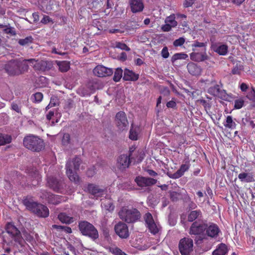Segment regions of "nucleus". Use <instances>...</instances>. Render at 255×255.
<instances>
[{
	"instance_id": "f257e3e1",
	"label": "nucleus",
	"mask_w": 255,
	"mask_h": 255,
	"mask_svg": "<svg viewBox=\"0 0 255 255\" xmlns=\"http://www.w3.org/2000/svg\"><path fill=\"white\" fill-rule=\"evenodd\" d=\"M22 203L27 210L39 217L46 218L49 215L48 208L43 204L34 201L32 196H27L24 197Z\"/></svg>"
},
{
	"instance_id": "f03ea898",
	"label": "nucleus",
	"mask_w": 255,
	"mask_h": 255,
	"mask_svg": "<svg viewBox=\"0 0 255 255\" xmlns=\"http://www.w3.org/2000/svg\"><path fill=\"white\" fill-rule=\"evenodd\" d=\"M3 68L9 75L15 76L19 75L26 71L28 70V65L26 64L25 59L23 61L13 59L5 64Z\"/></svg>"
},
{
	"instance_id": "7ed1b4c3",
	"label": "nucleus",
	"mask_w": 255,
	"mask_h": 255,
	"mask_svg": "<svg viewBox=\"0 0 255 255\" xmlns=\"http://www.w3.org/2000/svg\"><path fill=\"white\" fill-rule=\"evenodd\" d=\"M24 146L32 151L39 152L44 148V142L38 136L29 134L26 135L23 139Z\"/></svg>"
},
{
	"instance_id": "20e7f679",
	"label": "nucleus",
	"mask_w": 255,
	"mask_h": 255,
	"mask_svg": "<svg viewBox=\"0 0 255 255\" xmlns=\"http://www.w3.org/2000/svg\"><path fill=\"white\" fill-rule=\"evenodd\" d=\"M81 163V159L78 156H76L72 161H67L66 165V174L69 179L73 182L77 183L79 181V177L76 171L79 169Z\"/></svg>"
},
{
	"instance_id": "39448f33",
	"label": "nucleus",
	"mask_w": 255,
	"mask_h": 255,
	"mask_svg": "<svg viewBox=\"0 0 255 255\" xmlns=\"http://www.w3.org/2000/svg\"><path fill=\"white\" fill-rule=\"evenodd\" d=\"M120 218L128 223H132L138 221L141 217L139 211L136 208L128 209L123 207L119 213Z\"/></svg>"
},
{
	"instance_id": "423d86ee",
	"label": "nucleus",
	"mask_w": 255,
	"mask_h": 255,
	"mask_svg": "<svg viewBox=\"0 0 255 255\" xmlns=\"http://www.w3.org/2000/svg\"><path fill=\"white\" fill-rule=\"evenodd\" d=\"M78 227L81 233L87 236L93 240L99 238V234L97 229L91 223L86 221L79 222Z\"/></svg>"
},
{
	"instance_id": "0eeeda50",
	"label": "nucleus",
	"mask_w": 255,
	"mask_h": 255,
	"mask_svg": "<svg viewBox=\"0 0 255 255\" xmlns=\"http://www.w3.org/2000/svg\"><path fill=\"white\" fill-rule=\"evenodd\" d=\"M29 62L36 71L44 72L51 69L53 66L50 61L44 60H38L35 59H25Z\"/></svg>"
},
{
	"instance_id": "6e6552de",
	"label": "nucleus",
	"mask_w": 255,
	"mask_h": 255,
	"mask_svg": "<svg viewBox=\"0 0 255 255\" xmlns=\"http://www.w3.org/2000/svg\"><path fill=\"white\" fill-rule=\"evenodd\" d=\"M179 251L181 255H190L193 251V241L190 238L184 237L179 242Z\"/></svg>"
},
{
	"instance_id": "1a4fd4ad",
	"label": "nucleus",
	"mask_w": 255,
	"mask_h": 255,
	"mask_svg": "<svg viewBox=\"0 0 255 255\" xmlns=\"http://www.w3.org/2000/svg\"><path fill=\"white\" fill-rule=\"evenodd\" d=\"M5 230L6 233L10 236L11 239L20 245H22L23 239L19 230L12 223L6 224Z\"/></svg>"
},
{
	"instance_id": "9d476101",
	"label": "nucleus",
	"mask_w": 255,
	"mask_h": 255,
	"mask_svg": "<svg viewBox=\"0 0 255 255\" xmlns=\"http://www.w3.org/2000/svg\"><path fill=\"white\" fill-rule=\"evenodd\" d=\"M207 228V223L202 220H198L194 222L189 229V234L191 235H203Z\"/></svg>"
},
{
	"instance_id": "9b49d317",
	"label": "nucleus",
	"mask_w": 255,
	"mask_h": 255,
	"mask_svg": "<svg viewBox=\"0 0 255 255\" xmlns=\"http://www.w3.org/2000/svg\"><path fill=\"white\" fill-rule=\"evenodd\" d=\"M115 122L117 127L121 130H124L128 126L127 115L123 111H120L116 114Z\"/></svg>"
},
{
	"instance_id": "f8f14e48",
	"label": "nucleus",
	"mask_w": 255,
	"mask_h": 255,
	"mask_svg": "<svg viewBox=\"0 0 255 255\" xmlns=\"http://www.w3.org/2000/svg\"><path fill=\"white\" fill-rule=\"evenodd\" d=\"M114 229L116 234L122 239H127L129 236L128 228L125 223L119 222L115 225Z\"/></svg>"
},
{
	"instance_id": "ddd939ff",
	"label": "nucleus",
	"mask_w": 255,
	"mask_h": 255,
	"mask_svg": "<svg viewBox=\"0 0 255 255\" xmlns=\"http://www.w3.org/2000/svg\"><path fill=\"white\" fill-rule=\"evenodd\" d=\"M47 184L50 188L57 192H61L65 184L63 180L58 179L53 176L47 177Z\"/></svg>"
},
{
	"instance_id": "4468645a",
	"label": "nucleus",
	"mask_w": 255,
	"mask_h": 255,
	"mask_svg": "<svg viewBox=\"0 0 255 255\" xmlns=\"http://www.w3.org/2000/svg\"><path fill=\"white\" fill-rule=\"evenodd\" d=\"M95 75L99 77L110 76L113 73L112 68H107L102 65H98L93 69Z\"/></svg>"
},
{
	"instance_id": "2eb2a0df",
	"label": "nucleus",
	"mask_w": 255,
	"mask_h": 255,
	"mask_svg": "<svg viewBox=\"0 0 255 255\" xmlns=\"http://www.w3.org/2000/svg\"><path fill=\"white\" fill-rule=\"evenodd\" d=\"M137 185L140 187L151 186L155 184L157 180L150 177L137 176L134 179Z\"/></svg>"
},
{
	"instance_id": "dca6fc26",
	"label": "nucleus",
	"mask_w": 255,
	"mask_h": 255,
	"mask_svg": "<svg viewBox=\"0 0 255 255\" xmlns=\"http://www.w3.org/2000/svg\"><path fill=\"white\" fill-rule=\"evenodd\" d=\"M206 234L207 236L212 238H216L221 232V230L218 226L213 223L207 224V228L206 229Z\"/></svg>"
},
{
	"instance_id": "f3484780",
	"label": "nucleus",
	"mask_w": 255,
	"mask_h": 255,
	"mask_svg": "<svg viewBox=\"0 0 255 255\" xmlns=\"http://www.w3.org/2000/svg\"><path fill=\"white\" fill-rule=\"evenodd\" d=\"M129 5L132 13L141 12L144 8L142 0H129Z\"/></svg>"
},
{
	"instance_id": "a211bd4d",
	"label": "nucleus",
	"mask_w": 255,
	"mask_h": 255,
	"mask_svg": "<svg viewBox=\"0 0 255 255\" xmlns=\"http://www.w3.org/2000/svg\"><path fill=\"white\" fill-rule=\"evenodd\" d=\"M132 158H130L128 154H122L118 159V166L120 169H125L128 168L131 162Z\"/></svg>"
},
{
	"instance_id": "6ab92c4d",
	"label": "nucleus",
	"mask_w": 255,
	"mask_h": 255,
	"mask_svg": "<svg viewBox=\"0 0 255 255\" xmlns=\"http://www.w3.org/2000/svg\"><path fill=\"white\" fill-rule=\"evenodd\" d=\"M189 168V161H187V163L182 164L179 169H178L175 173L169 175V177L172 179H178L182 176L184 173L188 170Z\"/></svg>"
},
{
	"instance_id": "aec40b11",
	"label": "nucleus",
	"mask_w": 255,
	"mask_h": 255,
	"mask_svg": "<svg viewBox=\"0 0 255 255\" xmlns=\"http://www.w3.org/2000/svg\"><path fill=\"white\" fill-rule=\"evenodd\" d=\"M123 80L128 81H136L139 78V74L135 73L133 71L128 68L124 71Z\"/></svg>"
},
{
	"instance_id": "412c9836",
	"label": "nucleus",
	"mask_w": 255,
	"mask_h": 255,
	"mask_svg": "<svg viewBox=\"0 0 255 255\" xmlns=\"http://www.w3.org/2000/svg\"><path fill=\"white\" fill-rule=\"evenodd\" d=\"M238 178L242 182L250 183L255 181V174L253 172H242L239 174Z\"/></svg>"
},
{
	"instance_id": "4be33fe9",
	"label": "nucleus",
	"mask_w": 255,
	"mask_h": 255,
	"mask_svg": "<svg viewBox=\"0 0 255 255\" xmlns=\"http://www.w3.org/2000/svg\"><path fill=\"white\" fill-rule=\"evenodd\" d=\"M87 190L90 194L96 197H100L103 195L104 190L100 188L98 186L94 184H88Z\"/></svg>"
},
{
	"instance_id": "5701e85b",
	"label": "nucleus",
	"mask_w": 255,
	"mask_h": 255,
	"mask_svg": "<svg viewBox=\"0 0 255 255\" xmlns=\"http://www.w3.org/2000/svg\"><path fill=\"white\" fill-rule=\"evenodd\" d=\"M187 68L189 73L193 76L200 75L202 72L201 67L193 62L189 63L187 64Z\"/></svg>"
},
{
	"instance_id": "b1692460",
	"label": "nucleus",
	"mask_w": 255,
	"mask_h": 255,
	"mask_svg": "<svg viewBox=\"0 0 255 255\" xmlns=\"http://www.w3.org/2000/svg\"><path fill=\"white\" fill-rule=\"evenodd\" d=\"M229 252L228 246L224 243L217 245L216 249L213 252L212 255H227Z\"/></svg>"
},
{
	"instance_id": "393cba45",
	"label": "nucleus",
	"mask_w": 255,
	"mask_h": 255,
	"mask_svg": "<svg viewBox=\"0 0 255 255\" xmlns=\"http://www.w3.org/2000/svg\"><path fill=\"white\" fill-rule=\"evenodd\" d=\"M190 57L192 61L201 62L207 60L208 56L204 51V52H192L190 54Z\"/></svg>"
},
{
	"instance_id": "a878e982",
	"label": "nucleus",
	"mask_w": 255,
	"mask_h": 255,
	"mask_svg": "<svg viewBox=\"0 0 255 255\" xmlns=\"http://www.w3.org/2000/svg\"><path fill=\"white\" fill-rule=\"evenodd\" d=\"M58 219L61 223L68 225L73 223L75 221L73 217L69 216L64 212L60 213L58 215Z\"/></svg>"
},
{
	"instance_id": "bb28decb",
	"label": "nucleus",
	"mask_w": 255,
	"mask_h": 255,
	"mask_svg": "<svg viewBox=\"0 0 255 255\" xmlns=\"http://www.w3.org/2000/svg\"><path fill=\"white\" fill-rule=\"evenodd\" d=\"M212 48L214 51L220 55H226L228 51V47L226 44H222L219 46H214Z\"/></svg>"
},
{
	"instance_id": "cd10ccee",
	"label": "nucleus",
	"mask_w": 255,
	"mask_h": 255,
	"mask_svg": "<svg viewBox=\"0 0 255 255\" xmlns=\"http://www.w3.org/2000/svg\"><path fill=\"white\" fill-rule=\"evenodd\" d=\"M202 217V212L200 210L191 211L188 216L189 222H193L198 218Z\"/></svg>"
},
{
	"instance_id": "c85d7f7f",
	"label": "nucleus",
	"mask_w": 255,
	"mask_h": 255,
	"mask_svg": "<svg viewBox=\"0 0 255 255\" xmlns=\"http://www.w3.org/2000/svg\"><path fill=\"white\" fill-rule=\"evenodd\" d=\"M57 65L61 72H66L70 69V63L66 61H59Z\"/></svg>"
},
{
	"instance_id": "c756f323",
	"label": "nucleus",
	"mask_w": 255,
	"mask_h": 255,
	"mask_svg": "<svg viewBox=\"0 0 255 255\" xmlns=\"http://www.w3.org/2000/svg\"><path fill=\"white\" fill-rule=\"evenodd\" d=\"M244 65L240 62L237 63L232 70V73L234 75H240L244 70Z\"/></svg>"
},
{
	"instance_id": "7c9ffc66",
	"label": "nucleus",
	"mask_w": 255,
	"mask_h": 255,
	"mask_svg": "<svg viewBox=\"0 0 255 255\" xmlns=\"http://www.w3.org/2000/svg\"><path fill=\"white\" fill-rule=\"evenodd\" d=\"M48 201L50 204L57 205L60 203L61 199L59 195L50 194L48 197Z\"/></svg>"
},
{
	"instance_id": "2f4dec72",
	"label": "nucleus",
	"mask_w": 255,
	"mask_h": 255,
	"mask_svg": "<svg viewBox=\"0 0 255 255\" xmlns=\"http://www.w3.org/2000/svg\"><path fill=\"white\" fill-rule=\"evenodd\" d=\"M237 124L233 121L232 117L231 116H228L226 118V124H224L226 128H235Z\"/></svg>"
},
{
	"instance_id": "473e14b6",
	"label": "nucleus",
	"mask_w": 255,
	"mask_h": 255,
	"mask_svg": "<svg viewBox=\"0 0 255 255\" xmlns=\"http://www.w3.org/2000/svg\"><path fill=\"white\" fill-rule=\"evenodd\" d=\"M165 23H168L172 27H175L177 25V22L175 20V16L174 14L167 16L165 20Z\"/></svg>"
},
{
	"instance_id": "72a5a7b5",
	"label": "nucleus",
	"mask_w": 255,
	"mask_h": 255,
	"mask_svg": "<svg viewBox=\"0 0 255 255\" xmlns=\"http://www.w3.org/2000/svg\"><path fill=\"white\" fill-rule=\"evenodd\" d=\"M188 55L184 53H177L174 54L171 57V61L174 63L179 59H186L188 58Z\"/></svg>"
},
{
	"instance_id": "f704fd0d",
	"label": "nucleus",
	"mask_w": 255,
	"mask_h": 255,
	"mask_svg": "<svg viewBox=\"0 0 255 255\" xmlns=\"http://www.w3.org/2000/svg\"><path fill=\"white\" fill-rule=\"evenodd\" d=\"M220 89V86L216 84L213 86L210 87L208 90V92L213 96H217V95H219Z\"/></svg>"
},
{
	"instance_id": "c9c22d12",
	"label": "nucleus",
	"mask_w": 255,
	"mask_h": 255,
	"mask_svg": "<svg viewBox=\"0 0 255 255\" xmlns=\"http://www.w3.org/2000/svg\"><path fill=\"white\" fill-rule=\"evenodd\" d=\"M33 40V37L31 36H28L24 39H19L18 41V43L20 45L25 46L32 43Z\"/></svg>"
},
{
	"instance_id": "e433bc0d",
	"label": "nucleus",
	"mask_w": 255,
	"mask_h": 255,
	"mask_svg": "<svg viewBox=\"0 0 255 255\" xmlns=\"http://www.w3.org/2000/svg\"><path fill=\"white\" fill-rule=\"evenodd\" d=\"M11 141V137L8 135H3L0 133V145L9 143Z\"/></svg>"
},
{
	"instance_id": "4c0bfd02",
	"label": "nucleus",
	"mask_w": 255,
	"mask_h": 255,
	"mask_svg": "<svg viewBox=\"0 0 255 255\" xmlns=\"http://www.w3.org/2000/svg\"><path fill=\"white\" fill-rule=\"evenodd\" d=\"M123 73V71L121 68H117L114 73L113 80L116 82L120 81L121 78L122 77Z\"/></svg>"
},
{
	"instance_id": "58836bf2",
	"label": "nucleus",
	"mask_w": 255,
	"mask_h": 255,
	"mask_svg": "<svg viewBox=\"0 0 255 255\" xmlns=\"http://www.w3.org/2000/svg\"><path fill=\"white\" fill-rule=\"evenodd\" d=\"M149 232L153 235H155L159 232V229L155 222L147 226Z\"/></svg>"
},
{
	"instance_id": "ea45409f",
	"label": "nucleus",
	"mask_w": 255,
	"mask_h": 255,
	"mask_svg": "<svg viewBox=\"0 0 255 255\" xmlns=\"http://www.w3.org/2000/svg\"><path fill=\"white\" fill-rule=\"evenodd\" d=\"M43 97V96L41 93L37 92L32 95L31 99L34 103H39L42 101Z\"/></svg>"
},
{
	"instance_id": "a19ab883",
	"label": "nucleus",
	"mask_w": 255,
	"mask_h": 255,
	"mask_svg": "<svg viewBox=\"0 0 255 255\" xmlns=\"http://www.w3.org/2000/svg\"><path fill=\"white\" fill-rule=\"evenodd\" d=\"M234 109H240L244 105L245 101L243 98H239L235 100Z\"/></svg>"
},
{
	"instance_id": "79ce46f5",
	"label": "nucleus",
	"mask_w": 255,
	"mask_h": 255,
	"mask_svg": "<svg viewBox=\"0 0 255 255\" xmlns=\"http://www.w3.org/2000/svg\"><path fill=\"white\" fill-rule=\"evenodd\" d=\"M144 220L147 226L154 222L151 213L147 212L144 216Z\"/></svg>"
},
{
	"instance_id": "37998d69",
	"label": "nucleus",
	"mask_w": 255,
	"mask_h": 255,
	"mask_svg": "<svg viewBox=\"0 0 255 255\" xmlns=\"http://www.w3.org/2000/svg\"><path fill=\"white\" fill-rule=\"evenodd\" d=\"M246 97L250 101L255 102V88L254 87H252L251 90L248 93Z\"/></svg>"
},
{
	"instance_id": "c03bdc74",
	"label": "nucleus",
	"mask_w": 255,
	"mask_h": 255,
	"mask_svg": "<svg viewBox=\"0 0 255 255\" xmlns=\"http://www.w3.org/2000/svg\"><path fill=\"white\" fill-rule=\"evenodd\" d=\"M138 134L135 129L132 127L129 130V138L132 140H136L137 139Z\"/></svg>"
},
{
	"instance_id": "a18cd8bd",
	"label": "nucleus",
	"mask_w": 255,
	"mask_h": 255,
	"mask_svg": "<svg viewBox=\"0 0 255 255\" xmlns=\"http://www.w3.org/2000/svg\"><path fill=\"white\" fill-rule=\"evenodd\" d=\"M180 196V194L175 191H172L170 193V198L173 202H176L178 200Z\"/></svg>"
},
{
	"instance_id": "49530a36",
	"label": "nucleus",
	"mask_w": 255,
	"mask_h": 255,
	"mask_svg": "<svg viewBox=\"0 0 255 255\" xmlns=\"http://www.w3.org/2000/svg\"><path fill=\"white\" fill-rule=\"evenodd\" d=\"M70 142V136L68 133H65L63 134L62 139V144L64 145H68Z\"/></svg>"
},
{
	"instance_id": "de8ad7c7",
	"label": "nucleus",
	"mask_w": 255,
	"mask_h": 255,
	"mask_svg": "<svg viewBox=\"0 0 255 255\" xmlns=\"http://www.w3.org/2000/svg\"><path fill=\"white\" fill-rule=\"evenodd\" d=\"M58 98L56 96H52L50 98V101L49 104V106L50 107H55L58 103Z\"/></svg>"
},
{
	"instance_id": "09e8293b",
	"label": "nucleus",
	"mask_w": 255,
	"mask_h": 255,
	"mask_svg": "<svg viewBox=\"0 0 255 255\" xmlns=\"http://www.w3.org/2000/svg\"><path fill=\"white\" fill-rule=\"evenodd\" d=\"M116 47L118 48H120L122 50H124L127 51H129L130 49L128 47L127 44L122 42H118L117 43Z\"/></svg>"
},
{
	"instance_id": "8fccbe9b",
	"label": "nucleus",
	"mask_w": 255,
	"mask_h": 255,
	"mask_svg": "<svg viewBox=\"0 0 255 255\" xmlns=\"http://www.w3.org/2000/svg\"><path fill=\"white\" fill-rule=\"evenodd\" d=\"M216 97H218L219 98L223 100H227L228 98V95L225 90L220 89L219 95H217Z\"/></svg>"
},
{
	"instance_id": "3c124183",
	"label": "nucleus",
	"mask_w": 255,
	"mask_h": 255,
	"mask_svg": "<svg viewBox=\"0 0 255 255\" xmlns=\"http://www.w3.org/2000/svg\"><path fill=\"white\" fill-rule=\"evenodd\" d=\"M5 26L4 27H5V28L3 29L4 33H5L6 34H10L11 35H16V32H15V31L13 27H7L6 25H5Z\"/></svg>"
},
{
	"instance_id": "603ef678",
	"label": "nucleus",
	"mask_w": 255,
	"mask_h": 255,
	"mask_svg": "<svg viewBox=\"0 0 255 255\" xmlns=\"http://www.w3.org/2000/svg\"><path fill=\"white\" fill-rule=\"evenodd\" d=\"M206 46V43L200 42L197 40L194 41V43L192 45L193 47V50L195 51L194 47H205Z\"/></svg>"
},
{
	"instance_id": "864d4df0",
	"label": "nucleus",
	"mask_w": 255,
	"mask_h": 255,
	"mask_svg": "<svg viewBox=\"0 0 255 255\" xmlns=\"http://www.w3.org/2000/svg\"><path fill=\"white\" fill-rule=\"evenodd\" d=\"M185 42V39L183 37H180L179 38L176 39L173 42V45L175 47L182 46Z\"/></svg>"
},
{
	"instance_id": "5fc2aeb1",
	"label": "nucleus",
	"mask_w": 255,
	"mask_h": 255,
	"mask_svg": "<svg viewBox=\"0 0 255 255\" xmlns=\"http://www.w3.org/2000/svg\"><path fill=\"white\" fill-rule=\"evenodd\" d=\"M111 252L115 255H127L123 252L120 249L118 248H115L112 249Z\"/></svg>"
},
{
	"instance_id": "6e6d98bb",
	"label": "nucleus",
	"mask_w": 255,
	"mask_h": 255,
	"mask_svg": "<svg viewBox=\"0 0 255 255\" xmlns=\"http://www.w3.org/2000/svg\"><path fill=\"white\" fill-rule=\"evenodd\" d=\"M161 56L164 58H167L169 57V53L168 52V48L165 46L163 48L161 53Z\"/></svg>"
},
{
	"instance_id": "4d7b16f0",
	"label": "nucleus",
	"mask_w": 255,
	"mask_h": 255,
	"mask_svg": "<svg viewBox=\"0 0 255 255\" xmlns=\"http://www.w3.org/2000/svg\"><path fill=\"white\" fill-rule=\"evenodd\" d=\"M96 168L94 166L89 168L87 171V175L88 177H92L96 173Z\"/></svg>"
},
{
	"instance_id": "13d9d810",
	"label": "nucleus",
	"mask_w": 255,
	"mask_h": 255,
	"mask_svg": "<svg viewBox=\"0 0 255 255\" xmlns=\"http://www.w3.org/2000/svg\"><path fill=\"white\" fill-rule=\"evenodd\" d=\"M172 27H173L170 25L168 23H165V24L162 25L161 30L164 32H168L171 30Z\"/></svg>"
},
{
	"instance_id": "bf43d9fd",
	"label": "nucleus",
	"mask_w": 255,
	"mask_h": 255,
	"mask_svg": "<svg viewBox=\"0 0 255 255\" xmlns=\"http://www.w3.org/2000/svg\"><path fill=\"white\" fill-rule=\"evenodd\" d=\"M23 237L25 239L29 242H31L33 240V237L28 233L25 232L23 233Z\"/></svg>"
},
{
	"instance_id": "052dcab7",
	"label": "nucleus",
	"mask_w": 255,
	"mask_h": 255,
	"mask_svg": "<svg viewBox=\"0 0 255 255\" xmlns=\"http://www.w3.org/2000/svg\"><path fill=\"white\" fill-rule=\"evenodd\" d=\"M11 109L18 113H21V108L16 103H12Z\"/></svg>"
},
{
	"instance_id": "680f3d73",
	"label": "nucleus",
	"mask_w": 255,
	"mask_h": 255,
	"mask_svg": "<svg viewBox=\"0 0 255 255\" xmlns=\"http://www.w3.org/2000/svg\"><path fill=\"white\" fill-rule=\"evenodd\" d=\"M198 101L204 107L205 109L210 108L211 107L209 103L204 99H201Z\"/></svg>"
},
{
	"instance_id": "e2e57ef3",
	"label": "nucleus",
	"mask_w": 255,
	"mask_h": 255,
	"mask_svg": "<svg viewBox=\"0 0 255 255\" xmlns=\"http://www.w3.org/2000/svg\"><path fill=\"white\" fill-rule=\"evenodd\" d=\"M51 21L52 19L49 16L47 15H44V16L41 20V22L44 24H46Z\"/></svg>"
},
{
	"instance_id": "0e129e2a",
	"label": "nucleus",
	"mask_w": 255,
	"mask_h": 255,
	"mask_svg": "<svg viewBox=\"0 0 255 255\" xmlns=\"http://www.w3.org/2000/svg\"><path fill=\"white\" fill-rule=\"evenodd\" d=\"M195 0H185L184 6L185 7H188L192 5Z\"/></svg>"
},
{
	"instance_id": "69168bd1",
	"label": "nucleus",
	"mask_w": 255,
	"mask_h": 255,
	"mask_svg": "<svg viewBox=\"0 0 255 255\" xmlns=\"http://www.w3.org/2000/svg\"><path fill=\"white\" fill-rule=\"evenodd\" d=\"M166 106L169 108H174L176 106V102L173 100L168 102Z\"/></svg>"
},
{
	"instance_id": "338daca9",
	"label": "nucleus",
	"mask_w": 255,
	"mask_h": 255,
	"mask_svg": "<svg viewBox=\"0 0 255 255\" xmlns=\"http://www.w3.org/2000/svg\"><path fill=\"white\" fill-rule=\"evenodd\" d=\"M249 88V86L245 83H242L240 85V89L242 92H246Z\"/></svg>"
},
{
	"instance_id": "774afa93",
	"label": "nucleus",
	"mask_w": 255,
	"mask_h": 255,
	"mask_svg": "<svg viewBox=\"0 0 255 255\" xmlns=\"http://www.w3.org/2000/svg\"><path fill=\"white\" fill-rule=\"evenodd\" d=\"M146 171L151 176L155 177L157 175V173L152 169H147Z\"/></svg>"
}]
</instances>
